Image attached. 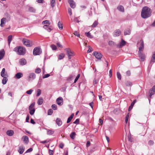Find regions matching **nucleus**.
<instances>
[{
	"instance_id": "nucleus-25",
	"label": "nucleus",
	"mask_w": 155,
	"mask_h": 155,
	"mask_svg": "<svg viewBox=\"0 0 155 155\" xmlns=\"http://www.w3.org/2000/svg\"><path fill=\"white\" fill-rule=\"evenodd\" d=\"M12 35H9L8 38V45H9L11 41L12 40Z\"/></svg>"
},
{
	"instance_id": "nucleus-26",
	"label": "nucleus",
	"mask_w": 155,
	"mask_h": 155,
	"mask_svg": "<svg viewBox=\"0 0 155 155\" xmlns=\"http://www.w3.org/2000/svg\"><path fill=\"white\" fill-rule=\"evenodd\" d=\"M126 44V42L125 41L122 39L121 42L120 43V45L119 46L120 48H121L124 46Z\"/></svg>"
},
{
	"instance_id": "nucleus-1",
	"label": "nucleus",
	"mask_w": 155,
	"mask_h": 155,
	"mask_svg": "<svg viewBox=\"0 0 155 155\" xmlns=\"http://www.w3.org/2000/svg\"><path fill=\"white\" fill-rule=\"evenodd\" d=\"M151 9L147 6L144 7L141 12V16L143 18H147L150 17L151 15Z\"/></svg>"
},
{
	"instance_id": "nucleus-54",
	"label": "nucleus",
	"mask_w": 155,
	"mask_h": 155,
	"mask_svg": "<svg viewBox=\"0 0 155 155\" xmlns=\"http://www.w3.org/2000/svg\"><path fill=\"white\" fill-rule=\"evenodd\" d=\"M33 90L31 89H30L28 91H27L26 92V93L28 94H31L33 91Z\"/></svg>"
},
{
	"instance_id": "nucleus-40",
	"label": "nucleus",
	"mask_w": 155,
	"mask_h": 155,
	"mask_svg": "<svg viewBox=\"0 0 155 155\" xmlns=\"http://www.w3.org/2000/svg\"><path fill=\"white\" fill-rule=\"evenodd\" d=\"M52 7H53L55 5V0H52L51 2Z\"/></svg>"
},
{
	"instance_id": "nucleus-10",
	"label": "nucleus",
	"mask_w": 155,
	"mask_h": 155,
	"mask_svg": "<svg viewBox=\"0 0 155 155\" xmlns=\"http://www.w3.org/2000/svg\"><path fill=\"white\" fill-rule=\"evenodd\" d=\"M68 2L71 8H74L75 7L76 5L75 2H74L73 0H68Z\"/></svg>"
},
{
	"instance_id": "nucleus-22",
	"label": "nucleus",
	"mask_w": 155,
	"mask_h": 155,
	"mask_svg": "<svg viewBox=\"0 0 155 155\" xmlns=\"http://www.w3.org/2000/svg\"><path fill=\"white\" fill-rule=\"evenodd\" d=\"M117 9L122 12H124V9L123 6L122 5H119V6L117 8Z\"/></svg>"
},
{
	"instance_id": "nucleus-21",
	"label": "nucleus",
	"mask_w": 155,
	"mask_h": 155,
	"mask_svg": "<svg viewBox=\"0 0 155 155\" xmlns=\"http://www.w3.org/2000/svg\"><path fill=\"white\" fill-rule=\"evenodd\" d=\"M19 148V149L18 150V152L20 154H22L24 151L25 148L22 146H20Z\"/></svg>"
},
{
	"instance_id": "nucleus-20",
	"label": "nucleus",
	"mask_w": 155,
	"mask_h": 155,
	"mask_svg": "<svg viewBox=\"0 0 155 155\" xmlns=\"http://www.w3.org/2000/svg\"><path fill=\"white\" fill-rule=\"evenodd\" d=\"M5 52L4 49L0 51V60L4 57Z\"/></svg>"
},
{
	"instance_id": "nucleus-13",
	"label": "nucleus",
	"mask_w": 155,
	"mask_h": 155,
	"mask_svg": "<svg viewBox=\"0 0 155 155\" xmlns=\"http://www.w3.org/2000/svg\"><path fill=\"white\" fill-rule=\"evenodd\" d=\"M43 28L49 32H50L52 29L51 28V26L47 25H44Z\"/></svg>"
},
{
	"instance_id": "nucleus-23",
	"label": "nucleus",
	"mask_w": 155,
	"mask_h": 155,
	"mask_svg": "<svg viewBox=\"0 0 155 155\" xmlns=\"http://www.w3.org/2000/svg\"><path fill=\"white\" fill-rule=\"evenodd\" d=\"M74 113L72 114L68 118L67 120V123H68L69 122H71V120L73 118L74 116Z\"/></svg>"
},
{
	"instance_id": "nucleus-50",
	"label": "nucleus",
	"mask_w": 155,
	"mask_h": 155,
	"mask_svg": "<svg viewBox=\"0 0 155 155\" xmlns=\"http://www.w3.org/2000/svg\"><path fill=\"white\" fill-rule=\"evenodd\" d=\"M129 117V114L128 113V114H127V115L126 116V117H125V122L126 124H127V123Z\"/></svg>"
},
{
	"instance_id": "nucleus-16",
	"label": "nucleus",
	"mask_w": 155,
	"mask_h": 155,
	"mask_svg": "<svg viewBox=\"0 0 155 155\" xmlns=\"http://www.w3.org/2000/svg\"><path fill=\"white\" fill-rule=\"evenodd\" d=\"M144 49V43L143 41H141V42L140 45V47L139 48L138 52H142Z\"/></svg>"
},
{
	"instance_id": "nucleus-11",
	"label": "nucleus",
	"mask_w": 155,
	"mask_h": 155,
	"mask_svg": "<svg viewBox=\"0 0 155 155\" xmlns=\"http://www.w3.org/2000/svg\"><path fill=\"white\" fill-rule=\"evenodd\" d=\"M138 55L141 61H143L145 58V54L142 52H138Z\"/></svg>"
},
{
	"instance_id": "nucleus-59",
	"label": "nucleus",
	"mask_w": 155,
	"mask_h": 155,
	"mask_svg": "<svg viewBox=\"0 0 155 155\" xmlns=\"http://www.w3.org/2000/svg\"><path fill=\"white\" fill-rule=\"evenodd\" d=\"M33 150V149L32 148H30L28 149L25 152V153H29L31 152Z\"/></svg>"
},
{
	"instance_id": "nucleus-14",
	"label": "nucleus",
	"mask_w": 155,
	"mask_h": 155,
	"mask_svg": "<svg viewBox=\"0 0 155 155\" xmlns=\"http://www.w3.org/2000/svg\"><path fill=\"white\" fill-rule=\"evenodd\" d=\"M23 76V74L21 72L17 73L15 76L14 78L16 79H19L22 77Z\"/></svg>"
},
{
	"instance_id": "nucleus-17",
	"label": "nucleus",
	"mask_w": 155,
	"mask_h": 155,
	"mask_svg": "<svg viewBox=\"0 0 155 155\" xmlns=\"http://www.w3.org/2000/svg\"><path fill=\"white\" fill-rule=\"evenodd\" d=\"M22 139L23 140V141L26 144H27L28 142V138L26 136H23L22 137Z\"/></svg>"
},
{
	"instance_id": "nucleus-42",
	"label": "nucleus",
	"mask_w": 155,
	"mask_h": 155,
	"mask_svg": "<svg viewBox=\"0 0 155 155\" xmlns=\"http://www.w3.org/2000/svg\"><path fill=\"white\" fill-rule=\"evenodd\" d=\"M41 91L40 89H38L37 91L36 96L38 97L40 96L41 94Z\"/></svg>"
},
{
	"instance_id": "nucleus-3",
	"label": "nucleus",
	"mask_w": 155,
	"mask_h": 155,
	"mask_svg": "<svg viewBox=\"0 0 155 155\" xmlns=\"http://www.w3.org/2000/svg\"><path fill=\"white\" fill-rule=\"evenodd\" d=\"M24 45L27 47H31L33 45V42L25 38H23L22 40Z\"/></svg>"
},
{
	"instance_id": "nucleus-29",
	"label": "nucleus",
	"mask_w": 155,
	"mask_h": 155,
	"mask_svg": "<svg viewBox=\"0 0 155 155\" xmlns=\"http://www.w3.org/2000/svg\"><path fill=\"white\" fill-rule=\"evenodd\" d=\"M43 24L47 25H49L51 24V23L49 22V21L48 20H46L43 21L42 22Z\"/></svg>"
},
{
	"instance_id": "nucleus-30",
	"label": "nucleus",
	"mask_w": 155,
	"mask_h": 155,
	"mask_svg": "<svg viewBox=\"0 0 155 155\" xmlns=\"http://www.w3.org/2000/svg\"><path fill=\"white\" fill-rule=\"evenodd\" d=\"M58 26L59 29L60 30H62L63 28L62 24L60 21H59L58 24Z\"/></svg>"
},
{
	"instance_id": "nucleus-5",
	"label": "nucleus",
	"mask_w": 155,
	"mask_h": 155,
	"mask_svg": "<svg viewBox=\"0 0 155 155\" xmlns=\"http://www.w3.org/2000/svg\"><path fill=\"white\" fill-rule=\"evenodd\" d=\"M64 50L66 51L67 54L69 59H71V57L74 55V52L73 51H71L69 48H66Z\"/></svg>"
},
{
	"instance_id": "nucleus-64",
	"label": "nucleus",
	"mask_w": 155,
	"mask_h": 155,
	"mask_svg": "<svg viewBox=\"0 0 155 155\" xmlns=\"http://www.w3.org/2000/svg\"><path fill=\"white\" fill-rule=\"evenodd\" d=\"M90 144V141H87L86 143V147H89Z\"/></svg>"
},
{
	"instance_id": "nucleus-28",
	"label": "nucleus",
	"mask_w": 155,
	"mask_h": 155,
	"mask_svg": "<svg viewBox=\"0 0 155 155\" xmlns=\"http://www.w3.org/2000/svg\"><path fill=\"white\" fill-rule=\"evenodd\" d=\"M151 62L153 63L155 62V52H154L151 58Z\"/></svg>"
},
{
	"instance_id": "nucleus-4",
	"label": "nucleus",
	"mask_w": 155,
	"mask_h": 155,
	"mask_svg": "<svg viewBox=\"0 0 155 155\" xmlns=\"http://www.w3.org/2000/svg\"><path fill=\"white\" fill-rule=\"evenodd\" d=\"M42 53L41 49L39 47L35 48L33 51V54L34 55H39Z\"/></svg>"
},
{
	"instance_id": "nucleus-19",
	"label": "nucleus",
	"mask_w": 155,
	"mask_h": 155,
	"mask_svg": "<svg viewBox=\"0 0 155 155\" xmlns=\"http://www.w3.org/2000/svg\"><path fill=\"white\" fill-rule=\"evenodd\" d=\"M56 123L59 126H61L62 124V121L60 118H57L56 120Z\"/></svg>"
},
{
	"instance_id": "nucleus-63",
	"label": "nucleus",
	"mask_w": 155,
	"mask_h": 155,
	"mask_svg": "<svg viewBox=\"0 0 155 155\" xmlns=\"http://www.w3.org/2000/svg\"><path fill=\"white\" fill-rule=\"evenodd\" d=\"M64 147V144L63 143H61L59 145V147L61 149H63Z\"/></svg>"
},
{
	"instance_id": "nucleus-41",
	"label": "nucleus",
	"mask_w": 155,
	"mask_h": 155,
	"mask_svg": "<svg viewBox=\"0 0 155 155\" xmlns=\"http://www.w3.org/2000/svg\"><path fill=\"white\" fill-rule=\"evenodd\" d=\"M117 75L118 79L119 80H121V76L120 73L118 72H117Z\"/></svg>"
},
{
	"instance_id": "nucleus-32",
	"label": "nucleus",
	"mask_w": 155,
	"mask_h": 155,
	"mask_svg": "<svg viewBox=\"0 0 155 155\" xmlns=\"http://www.w3.org/2000/svg\"><path fill=\"white\" fill-rule=\"evenodd\" d=\"M85 34L87 37L90 38H93V37L91 35L89 32H86Z\"/></svg>"
},
{
	"instance_id": "nucleus-2",
	"label": "nucleus",
	"mask_w": 155,
	"mask_h": 155,
	"mask_svg": "<svg viewBox=\"0 0 155 155\" xmlns=\"http://www.w3.org/2000/svg\"><path fill=\"white\" fill-rule=\"evenodd\" d=\"M13 51H15L18 54L23 55L26 52V49L25 48L21 46H17L15 47Z\"/></svg>"
},
{
	"instance_id": "nucleus-46",
	"label": "nucleus",
	"mask_w": 155,
	"mask_h": 155,
	"mask_svg": "<svg viewBox=\"0 0 155 155\" xmlns=\"http://www.w3.org/2000/svg\"><path fill=\"white\" fill-rule=\"evenodd\" d=\"M108 44L109 45L112 46H114V43L113 41H109Z\"/></svg>"
},
{
	"instance_id": "nucleus-9",
	"label": "nucleus",
	"mask_w": 155,
	"mask_h": 155,
	"mask_svg": "<svg viewBox=\"0 0 155 155\" xmlns=\"http://www.w3.org/2000/svg\"><path fill=\"white\" fill-rule=\"evenodd\" d=\"M57 103L59 105H62L63 104V101L61 97H59L56 100Z\"/></svg>"
},
{
	"instance_id": "nucleus-37",
	"label": "nucleus",
	"mask_w": 155,
	"mask_h": 155,
	"mask_svg": "<svg viewBox=\"0 0 155 155\" xmlns=\"http://www.w3.org/2000/svg\"><path fill=\"white\" fill-rule=\"evenodd\" d=\"M75 135L76 134L75 132H72L70 134V136L71 139H74V138Z\"/></svg>"
},
{
	"instance_id": "nucleus-24",
	"label": "nucleus",
	"mask_w": 155,
	"mask_h": 155,
	"mask_svg": "<svg viewBox=\"0 0 155 155\" xmlns=\"http://www.w3.org/2000/svg\"><path fill=\"white\" fill-rule=\"evenodd\" d=\"M43 99L42 97H41L39 98L37 102L38 104L39 105L42 104L43 102Z\"/></svg>"
},
{
	"instance_id": "nucleus-36",
	"label": "nucleus",
	"mask_w": 155,
	"mask_h": 155,
	"mask_svg": "<svg viewBox=\"0 0 155 155\" xmlns=\"http://www.w3.org/2000/svg\"><path fill=\"white\" fill-rule=\"evenodd\" d=\"M29 110V112L30 115H33L35 111V109H32L31 110Z\"/></svg>"
},
{
	"instance_id": "nucleus-61",
	"label": "nucleus",
	"mask_w": 155,
	"mask_h": 155,
	"mask_svg": "<svg viewBox=\"0 0 155 155\" xmlns=\"http://www.w3.org/2000/svg\"><path fill=\"white\" fill-rule=\"evenodd\" d=\"M127 75L130 76L131 75V72L130 71H128L126 72Z\"/></svg>"
},
{
	"instance_id": "nucleus-48",
	"label": "nucleus",
	"mask_w": 155,
	"mask_h": 155,
	"mask_svg": "<svg viewBox=\"0 0 155 155\" xmlns=\"http://www.w3.org/2000/svg\"><path fill=\"white\" fill-rule=\"evenodd\" d=\"M127 86H130L132 85V83L129 81H127L125 83Z\"/></svg>"
},
{
	"instance_id": "nucleus-7",
	"label": "nucleus",
	"mask_w": 155,
	"mask_h": 155,
	"mask_svg": "<svg viewBox=\"0 0 155 155\" xmlns=\"http://www.w3.org/2000/svg\"><path fill=\"white\" fill-rule=\"evenodd\" d=\"M149 97L151 98L152 96L155 94V85L149 90Z\"/></svg>"
},
{
	"instance_id": "nucleus-35",
	"label": "nucleus",
	"mask_w": 155,
	"mask_h": 155,
	"mask_svg": "<svg viewBox=\"0 0 155 155\" xmlns=\"http://www.w3.org/2000/svg\"><path fill=\"white\" fill-rule=\"evenodd\" d=\"M54 133V130H47V134L49 135L53 134Z\"/></svg>"
},
{
	"instance_id": "nucleus-60",
	"label": "nucleus",
	"mask_w": 155,
	"mask_h": 155,
	"mask_svg": "<svg viewBox=\"0 0 155 155\" xmlns=\"http://www.w3.org/2000/svg\"><path fill=\"white\" fill-rule=\"evenodd\" d=\"M50 76V74H45L43 76V78H47L48 77Z\"/></svg>"
},
{
	"instance_id": "nucleus-58",
	"label": "nucleus",
	"mask_w": 155,
	"mask_h": 155,
	"mask_svg": "<svg viewBox=\"0 0 155 155\" xmlns=\"http://www.w3.org/2000/svg\"><path fill=\"white\" fill-rule=\"evenodd\" d=\"M74 34V35H75L76 36H77L78 37H79L80 36L79 33L77 31H75Z\"/></svg>"
},
{
	"instance_id": "nucleus-39",
	"label": "nucleus",
	"mask_w": 155,
	"mask_h": 155,
	"mask_svg": "<svg viewBox=\"0 0 155 155\" xmlns=\"http://www.w3.org/2000/svg\"><path fill=\"white\" fill-rule=\"evenodd\" d=\"M98 22L97 21H95L91 25V27L92 28H94L96 27L98 25Z\"/></svg>"
},
{
	"instance_id": "nucleus-38",
	"label": "nucleus",
	"mask_w": 155,
	"mask_h": 155,
	"mask_svg": "<svg viewBox=\"0 0 155 155\" xmlns=\"http://www.w3.org/2000/svg\"><path fill=\"white\" fill-rule=\"evenodd\" d=\"M130 30L129 29H128L124 31V35H130Z\"/></svg>"
},
{
	"instance_id": "nucleus-45",
	"label": "nucleus",
	"mask_w": 155,
	"mask_h": 155,
	"mask_svg": "<svg viewBox=\"0 0 155 155\" xmlns=\"http://www.w3.org/2000/svg\"><path fill=\"white\" fill-rule=\"evenodd\" d=\"M53 112V110L52 109H49L48 112V115H51Z\"/></svg>"
},
{
	"instance_id": "nucleus-52",
	"label": "nucleus",
	"mask_w": 155,
	"mask_h": 155,
	"mask_svg": "<svg viewBox=\"0 0 155 155\" xmlns=\"http://www.w3.org/2000/svg\"><path fill=\"white\" fill-rule=\"evenodd\" d=\"M137 101L136 100H134L133 102H132L130 105V107H133L134 104L136 103Z\"/></svg>"
},
{
	"instance_id": "nucleus-12",
	"label": "nucleus",
	"mask_w": 155,
	"mask_h": 155,
	"mask_svg": "<svg viewBox=\"0 0 155 155\" xmlns=\"http://www.w3.org/2000/svg\"><path fill=\"white\" fill-rule=\"evenodd\" d=\"M121 34V31L120 30L118 29L115 31L113 34V35L114 37L119 36Z\"/></svg>"
},
{
	"instance_id": "nucleus-31",
	"label": "nucleus",
	"mask_w": 155,
	"mask_h": 155,
	"mask_svg": "<svg viewBox=\"0 0 155 155\" xmlns=\"http://www.w3.org/2000/svg\"><path fill=\"white\" fill-rule=\"evenodd\" d=\"M5 68H3L2 69V71L1 73V75L2 77H4L6 75L5 74Z\"/></svg>"
},
{
	"instance_id": "nucleus-18",
	"label": "nucleus",
	"mask_w": 155,
	"mask_h": 155,
	"mask_svg": "<svg viewBox=\"0 0 155 155\" xmlns=\"http://www.w3.org/2000/svg\"><path fill=\"white\" fill-rule=\"evenodd\" d=\"M19 63L21 65H25L26 64V60L24 58H22L20 59L19 61Z\"/></svg>"
},
{
	"instance_id": "nucleus-53",
	"label": "nucleus",
	"mask_w": 155,
	"mask_h": 155,
	"mask_svg": "<svg viewBox=\"0 0 155 155\" xmlns=\"http://www.w3.org/2000/svg\"><path fill=\"white\" fill-rule=\"evenodd\" d=\"M73 77V75L71 74L69 76L67 80L68 81L71 80Z\"/></svg>"
},
{
	"instance_id": "nucleus-33",
	"label": "nucleus",
	"mask_w": 155,
	"mask_h": 155,
	"mask_svg": "<svg viewBox=\"0 0 155 155\" xmlns=\"http://www.w3.org/2000/svg\"><path fill=\"white\" fill-rule=\"evenodd\" d=\"M35 105V103L33 102L32 103L30 106L29 107L28 110H31L32 109H35L34 107Z\"/></svg>"
},
{
	"instance_id": "nucleus-62",
	"label": "nucleus",
	"mask_w": 155,
	"mask_h": 155,
	"mask_svg": "<svg viewBox=\"0 0 155 155\" xmlns=\"http://www.w3.org/2000/svg\"><path fill=\"white\" fill-rule=\"evenodd\" d=\"M6 20V18H2L1 20V22H2V24H3L4 23V21H5Z\"/></svg>"
},
{
	"instance_id": "nucleus-34",
	"label": "nucleus",
	"mask_w": 155,
	"mask_h": 155,
	"mask_svg": "<svg viewBox=\"0 0 155 155\" xmlns=\"http://www.w3.org/2000/svg\"><path fill=\"white\" fill-rule=\"evenodd\" d=\"M65 54L64 53H61L59 55L58 59L59 60L62 59L65 56Z\"/></svg>"
},
{
	"instance_id": "nucleus-56",
	"label": "nucleus",
	"mask_w": 155,
	"mask_h": 155,
	"mask_svg": "<svg viewBox=\"0 0 155 155\" xmlns=\"http://www.w3.org/2000/svg\"><path fill=\"white\" fill-rule=\"evenodd\" d=\"M68 14H69L70 15H71L72 14L71 9L70 8H68Z\"/></svg>"
},
{
	"instance_id": "nucleus-44",
	"label": "nucleus",
	"mask_w": 155,
	"mask_h": 155,
	"mask_svg": "<svg viewBox=\"0 0 155 155\" xmlns=\"http://www.w3.org/2000/svg\"><path fill=\"white\" fill-rule=\"evenodd\" d=\"M28 10L29 12H35V9L33 7H30Z\"/></svg>"
},
{
	"instance_id": "nucleus-57",
	"label": "nucleus",
	"mask_w": 155,
	"mask_h": 155,
	"mask_svg": "<svg viewBox=\"0 0 155 155\" xmlns=\"http://www.w3.org/2000/svg\"><path fill=\"white\" fill-rule=\"evenodd\" d=\"M79 119H76L73 122L74 124H79Z\"/></svg>"
},
{
	"instance_id": "nucleus-47",
	"label": "nucleus",
	"mask_w": 155,
	"mask_h": 155,
	"mask_svg": "<svg viewBox=\"0 0 155 155\" xmlns=\"http://www.w3.org/2000/svg\"><path fill=\"white\" fill-rule=\"evenodd\" d=\"M52 49L53 50H55L57 49V47L56 45H51L50 46Z\"/></svg>"
},
{
	"instance_id": "nucleus-15",
	"label": "nucleus",
	"mask_w": 155,
	"mask_h": 155,
	"mask_svg": "<svg viewBox=\"0 0 155 155\" xmlns=\"http://www.w3.org/2000/svg\"><path fill=\"white\" fill-rule=\"evenodd\" d=\"M6 134L9 136H12L14 134V132L13 130H9L6 131Z\"/></svg>"
},
{
	"instance_id": "nucleus-8",
	"label": "nucleus",
	"mask_w": 155,
	"mask_h": 155,
	"mask_svg": "<svg viewBox=\"0 0 155 155\" xmlns=\"http://www.w3.org/2000/svg\"><path fill=\"white\" fill-rule=\"evenodd\" d=\"M93 55L95 56V58L98 59H100L102 57V55L100 52H97L96 51L93 52Z\"/></svg>"
},
{
	"instance_id": "nucleus-43",
	"label": "nucleus",
	"mask_w": 155,
	"mask_h": 155,
	"mask_svg": "<svg viewBox=\"0 0 155 155\" xmlns=\"http://www.w3.org/2000/svg\"><path fill=\"white\" fill-rule=\"evenodd\" d=\"M41 70L40 68H37L35 70V72L37 74H39L41 72Z\"/></svg>"
},
{
	"instance_id": "nucleus-6",
	"label": "nucleus",
	"mask_w": 155,
	"mask_h": 155,
	"mask_svg": "<svg viewBox=\"0 0 155 155\" xmlns=\"http://www.w3.org/2000/svg\"><path fill=\"white\" fill-rule=\"evenodd\" d=\"M35 78L36 75L34 73H30L27 77V80L28 81H32L35 79Z\"/></svg>"
},
{
	"instance_id": "nucleus-49",
	"label": "nucleus",
	"mask_w": 155,
	"mask_h": 155,
	"mask_svg": "<svg viewBox=\"0 0 155 155\" xmlns=\"http://www.w3.org/2000/svg\"><path fill=\"white\" fill-rule=\"evenodd\" d=\"M51 107L54 110H57V105L54 104L52 105Z\"/></svg>"
},
{
	"instance_id": "nucleus-55",
	"label": "nucleus",
	"mask_w": 155,
	"mask_h": 155,
	"mask_svg": "<svg viewBox=\"0 0 155 155\" xmlns=\"http://www.w3.org/2000/svg\"><path fill=\"white\" fill-rule=\"evenodd\" d=\"M80 76V74H78L77 75V76L76 77V78H75V79L74 80V83H76V82L78 80V79L79 78Z\"/></svg>"
},
{
	"instance_id": "nucleus-51",
	"label": "nucleus",
	"mask_w": 155,
	"mask_h": 155,
	"mask_svg": "<svg viewBox=\"0 0 155 155\" xmlns=\"http://www.w3.org/2000/svg\"><path fill=\"white\" fill-rule=\"evenodd\" d=\"M154 144V142L152 140H150L148 142V144L150 146L153 145Z\"/></svg>"
},
{
	"instance_id": "nucleus-27",
	"label": "nucleus",
	"mask_w": 155,
	"mask_h": 155,
	"mask_svg": "<svg viewBox=\"0 0 155 155\" xmlns=\"http://www.w3.org/2000/svg\"><path fill=\"white\" fill-rule=\"evenodd\" d=\"M4 78L2 80V83L3 84H5L8 81L7 78L5 76L3 77Z\"/></svg>"
}]
</instances>
